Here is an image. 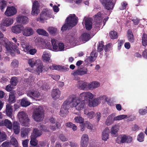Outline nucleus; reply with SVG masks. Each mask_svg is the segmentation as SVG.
Wrapping results in <instances>:
<instances>
[{
	"instance_id": "19",
	"label": "nucleus",
	"mask_w": 147,
	"mask_h": 147,
	"mask_svg": "<svg viewBox=\"0 0 147 147\" xmlns=\"http://www.w3.org/2000/svg\"><path fill=\"white\" fill-rule=\"evenodd\" d=\"M22 25H18L13 26L11 29L12 31L16 34H19L20 33L21 31L23 28Z\"/></svg>"
},
{
	"instance_id": "22",
	"label": "nucleus",
	"mask_w": 147,
	"mask_h": 147,
	"mask_svg": "<svg viewBox=\"0 0 147 147\" xmlns=\"http://www.w3.org/2000/svg\"><path fill=\"white\" fill-rule=\"evenodd\" d=\"M6 112L7 115L12 118L13 112L12 107L10 104H7L6 106Z\"/></svg>"
},
{
	"instance_id": "54",
	"label": "nucleus",
	"mask_w": 147,
	"mask_h": 147,
	"mask_svg": "<svg viewBox=\"0 0 147 147\" xmlns=\"http://www.w3.org/2000/svg\"><path fill=\"white\" fill-rule=\"evenodd\" d=\"M58 47V49L57 50V51H61L64 50V45L63 43H59Z\"/></svg>"
},
{
	"instance_id": "1",
	"label": "nucleus",
	"mask_w": 147,
	"mask_h": 147,
	"mask_svg": "<svg viewBox=\"0 0 147 147\" xmlns=\"http://www.w3.org/2000/svg\"><path fill=\"white\" fill-rule=\"evenodd\" d=\"M70 103H71V107H75L76 109L80 111L83 109L85 105L84 100L76 97V95H72L68 97Z\"/></svg>"
},
{
	"instance_id": "9",
	"label": "nucleus",
	"mask_w": 147,
	"mask_h": 147,
	"mask_svg": "<svg viewBox=\"0 0 147 147\" xmlns=\"http://www.w3.org/2000/svg\"><path fill=\"white\" fill-rule=\"evenodd\" d=\"M51 12L50 11L47 9H43L39 18L40 21H43L47 20L48 18L51 17Z\"/></svg>"
},
{
	"instance_id": "50",
	"label": "nucleus",
	"mask_w": 147,
	"mask_h": 147,
	"mask_svg": "<svg viewBox=\"0 0 147 147\" xmlns=\"http://www.w3.org/2000/svg\"><path fill=\"white\" fill-rule=\"evenodd\" d=\"M144 134L142 133H140L138 136L137 140L140 142L144 141Z\"/></svg>"
},
{
	"instance_id": "21",
	"label": "nucleus",
	"mask_w": 147,
	"mask_h": 147,
	"mask_svg": "<svg viewBox=\"0 0 147 147\" xmlns=\"http://www.w3.org/2000/svg\"><path fill=\"white\" fill-rule=\"evenodd\" d=\"M119 127L118 125H115L113 126L111 128L110 133L113 137H115L117 136Z\"/></svg>"
},
{
	"instance_id": "44",
	"label": "nucleus",
	"mask_w": 147,
	"mask_h": 147,
	"mask_svg": "<svg viewBox=\"0 0 147 147\" xmlns=\"http://www.w3.org/2000/svg\"><path fill=\"white\" fill-rule=\"evenodd\" d=\"M19 65V62L18 60L14 59L11 64V66L13 68H17Z\"/></svg>"
},
{
	"instance_id": "27",
	"label": "nucleus",
	"mask_w": 147,
	"mask_h": 147,
	"mask_svg": "<svg viewBox=\"0 0 147 147\" xmlns=\"http://www.w3.org/2000/svg\"><path fill=\"white\" fill-rule=\"evenodd\" d=\"M85 24L86 29L88 30H90L92 28V23L91 20L89 19H86L85 21Z\"/></svg>"
},
{
	"instance_id": "31",
	"label": "nucleus",
	"mask_w": 147,
	"mask_h": 147,
	"mask_svg": "<svg viewBox=\"0 0 147 147\" xmlns=\"http://www.w3.org/2000/svg\"><path fill=\"white\" fill-rule=\"evenodd\" d=\"M81 37L82 40L85 42L88 41L91 38L90 34L87 33H84L82 34Z\"/></svg>"
},
{
	"instance_id": "46",
	"label": "nucleus",
	"mask_w": 147,
	"mask_h": 147,
	"mask_svg": "<svg viewBox=\"0 0 147 147\" xmlns=\"http://www.w3.org/2000/svg\"><path fill=\"white\" fill-rule=\"evenodd\" d=\"M12 48L11 49V51H8L7 49V51H8L9 52L12 53V51H13V50L16 53H18V54H20V50L19 49V48L15 46L14 45V44L13 43V45H12V46L11 47Z\"/></svg>"
},
{
	"instance_id": "57",
	"label": "nucleus",
	"mask_w": 147,
	"mask_h": 147,
	"mask_svg": "<svg viewBox=\"0 0 147 147\" xmlns=\"http://www.w3.org/2000/svg\"><path fill=\"white\" fill-rule=\"evenodd\" d=\"M59 138L60 140L63 142H65L67 141L68 140V138H66L65 136L63 134H60Z\"/></svg>"
},
{
	"instance_id": "30",
	"label": "nucleus",
	"mask_w": 147,
	"mask_h": 147,
	"mask_svg": "<svg viewBox=\"0 0 147 147\" xmlns=\"http://www.w3.org/2000/svg\"><path fill=\"white\" fill-rule=\"evenodd\" d=\"M13 22V20L12 18H8L4 20L3 25L6 26H9L12 24Z\"/></svg>"
},
{
	"instance_id": "40",
	"label": "nucleus",
	"mask_w": 147,
	"mask_h": 147,
	"mask_svg": "<svg viewBox=\"0 0 147 147\" xmlns=\"http://www.w3.org/2000/svg\"><path fill=\"white\" fill-rule=\"evenodd\" d=\"M110 38L112 39L117 38L118 37L117 32L115 31H111L109 33Z\"/></svg>"
},
{
	"instance_id": "34",
	"label": "nucleus",
	"mask_w": 147,
	"mask_h": 147,
	"mask_svg": "<svg viewBox=\"0 0 147 147\" xmlns=\"http://www.w3.org/2000/svg\"><path fill=\"white\" fill-rule=\"evenodd\" d=\"M18 82V78L16 77H12L10 81L11 84L13 86H16Z\"/></svg>"
},
{
	"instance_id": "18",
	"label": "nucleus",
	"mask_w": 147,
	"mask_h": 147,
	"mask_svg": "<svg viewBox=\"0 0 147 147\" xmlns=\"http://www.w3.org/2000/svg\"><path fill=\"white\" fill-rule=\"evenodd\" d=\"M109 129L108 127H106L102 133V138L103 140L106 141L109 138Z\"/></svg>"
},
{
	"instance_id": "45",
	"label": "nucleus",
	"mask_w": 147,
	"mask_h": 147,
	"mask_svg": "<svg viewBox=\"0 0 147 147\" xmlns=\"http://www.w3.org/2000/svg\"><path fill=\"white\" fill-rule=\"evenodd\" d=\"M10 143L11 144L14 146V147H17L18 146V141L15 138L13 137L11 138Z\"/></svg>"
},
{
	"instance_id": "4",
	"label": "nucleus",
	"mask_w": 147,
	"mask_h": 147,
	"mask_svg": "<svg viewBox=\"0 0 147 147\" xmlns=\"http://www.w3.org/2000/svg\"><path fill=\"white\" fill-rule=\"evenodd\" d=\"M18 115L19 121L22 123V126H29L30 119L25 112L22 111L19 112Z\"/></svg>"
},
{
	"instance_id": "12",
	"label": "nucleus",
	"mask_w": 147,
	"mask_h": 147,
	"mask_svg": "<svg viewBox=\"0 0 147 147\" xmlns=\"http://www.w3.org/2000/svg\"><path fill=\"white\" fill-rule=\"evenodd\" d=\"M27 95L32 98H37L40 96L39 92L37 91L29 90L27 91Z\"/></svg>"
},
{
	"instance_id": "41",
	"label": "nucleus",
	"mask_w": 147,
	"mask_h": 147,
	"mask_svg": "<svg viewBox=\"0 0 147 147\" xmlns=\"http://www.w3.org/2000/svg\"><path fill=\"white\" fill-rule=\"evenodd\" d=\"M36 32L40 35L47 36L48 33L45 30L41 29H38L36 30Z\"/></svg>"
},
{
	"instance_id": "7",
	"label": "nucleus",
	"mask_w": 147,
	"mask_h": 147,
	"mask_svg": "<svg viewBox=\"0 0 147 147\" xmlns=\"http://www.w3.org/2000/svg\"><path fill=\"white\" fill-rule=\"evenodd\" d=\"M132 140L131 137L125 135H123L119 136L116 139V143L121 144L125 143H129Z\"/></svg>"
},
{
	"instance_id": "58",
	"label": "nucleus",
	"mask_w": 147,
	"mask_h": 147,
	"mask_svg": "<svg viewBox=\"0 0 147 147\" xmlns=\"http://www.w3.org/2000/svg\"><path fill=\"white\" fill-rule=\"evenodd\" d=\"M87 115L88 118L90 119H92L95 116V113L93 111H90L87 114Z\"/></svg>"
},
{
	"instance_id": "16",
	"label": "nucleus",
	"mask_w": 147,
	"mask_h": 147,
	"mask_svg": "<svg viewBox=\"0 0 147 147\" xmlns=\"http://www.w3.org/2000/svg\"><path fill=\"white\" fill-rule=\"evenodd\" d=\"M87 86L88 83L87 82L82 80L78 81L77 87L79 89L83 90H87Z\"/></svg>"
},
{
	"instance_id": "25",
	"label": "nucleus",
	"mask_w": 147,
	"mask_h": 147,
	"mask_svg": "<svg viewBox=\"0 0 147 147\" xmlns=\"http://www.w3.org/2000/svg\"><path fill=\"white\" fill-rule=\"evenodd\" d=\"M127 36L128 40L131 42H134V37L131 30L129 29L127 32Z\"/></svg>"
},
{
	"instance_id": "8",
	"label": "nucleus",
	"mask_w": 147,
	"mask_h": 147,
	"mask_svg": "<svg viewBox=\"0 0 147 147\" xmlns=\"http://www.w3.org/2000/svg\"><path fill=\"white\" fill-rule=\"evenodd\" d=\"M105 8L108 10H112L114 4L111 0H100Z\"/></svg>"
},
{
	"instance_id": "13",
	"label": "nucleus",
	"mask_w": 147,
	"mask_h": 147,
	"mask_svg": "<svg viewBox=\"0 0 147 147\" xmlns=\"http://www.w3.org/2000/svg\"><path fill=\"white\" fill-rule=\"evenodd\" d=\"M33 33V29L30 27H26L22 30V34L25 36H30L32 35Z\"/></svg>"
},
{
	"instance_id": "39",
	"label": "nucleus",
	"mask_w": 147,
	"mask_h": 147,
	"mask_svg": "<svg viewBox=\"0 0 147 147\" xmlns=\"http://www.w3.org/2000/svg\"><path fill=\"white\" fill-rule=\"evenodd\" d=\"M102 19V13L100 11L95 15V20L97 22L99 23Z\"/></svg>"
},
{
	"instance_id": "43",
	"label": "nucleus",
	"mask_w": 147,
	"mask_h": 147,
	"mask_svg": "<svg viewBox=\"0 0 147 147\" xmlns=\"http://www.w3.org/2000/svg\"><path fill=\"white\" fill-rule=\"evenodd\" d=\"M127 117L126 115H118L114 117L113 120L115 121L121 120L126 118Z\"/></svg>"
},
{
	"instance_id": "5",
	"label": "nucleus",
	"mask_w": 147,
	"mask_h": 147,
	"mask_svg": "<svg viewBox=\"0 0 147 147\" xmlns=\"http://www.w3.org/2000/svg\"><path fill=\"white\" fill-rule=\"evenodd\" d=\"M4 35L0 31V43L5 47L6 49L9 51H11L12 45L13 43L9 42L8 40L6 38L3 37Z\"/></svg>"
},
{
	"instance_id": "53",
	"label": "nucleus",
	"mask_w": 147,
	"mask_h": 147,
	"mask_svg": "<svg viewBox=\"0 0 147 147\" xmlns=\"http://www.w3.org/2000/svg\"><path fill=\"white\" fill-rule=\"evenodd\" d=\"M42 57L44 60L49 62L50 57L48 53H44L42 55Z\"/></svg>"
},
{
	"instance_id": "49",
	"label": "nucleus",
	"mask_w": 147,
	"mask_h": 147,
	"mask_svg": "<svg viewBox=\"0 0 147 147\" xmlns=\"http://www.w3.org/2000/svg\"><path fill=\"white\" fill-rule=\"evenodd\" d=\"M7 136L5 132H3L0 133V143L3 141L5 140L6 139Z\"/></svg>"
},
{
	"instance_id": "20",
	"label": "nucleus",
	"mask_w": 147,
	"mask_h": 147,
	"mask_svg": "<svg viewBox=\"0 0 147 147\" xmlns=\"http://www.w3.org/2000/svg\"><path fill=\"white\" fill-rule=\"evenodd\" d=\"M16 92L14 90H13L9 93L8 101L9 103H13L16 102L15 94Z\"/></svg>"
},
{
	"instance_id": "55",
	"label": "nucleus",
	"mask_w": 147,
	"mask_h": 147,
	"mask_svg": "<svg viewBox=\"0 0 147 147\" xmlns=\"http://www.w3.org/2000/svg\"><path fill=\"white\" fill-rule=\"evenodd\" d=\"M118 42V49L119 50L121 48V46L123 45L125 42V40H119Z\"/></svg>"
},
{
	"instance_id": "33",
	"label": "nucleus",
	"mask_w": 147,
	"mask_h": 147,
	"mask_svg": "<svg viewBox=\"0 0 147 147\" xmlns=\"http://www.w3.org/2000/svg\"><path fill=\"white\" fill-rule=\"evenodd\" d=\"M98 98H95L93 100H89L88 105L90 107H93L96 106L98 105Z\"/></svg>"
},
{
	"instance_id": "24",
	"label": "nucleus",
	"mask_w": 147,
	"mask_h": 147,
	"mask_svg": "<svg viewBox=\"0 0 147 147\" xmlns=\"http://www.w3.org/2000/svg\"><path fill=\"white\" fill-rule=\"evenodd\" d=\"M17 20L18 23L25 24L28 22V18L25 16H18L17 17Z\"/></svg>"
},
{
	"instance_id": "23",
	"label": "nucleus",
	"mask_w": 147,
	"mask_h": 147,
	"mask_svg": "<svg viewBox=\"0 0 147 147\" xmlns=\"http://www.w3.org/2000/svg\"><path fill=\"white\" fill-rule=\"evenodd\" d=\"M12 126L14 133L16 134H18L20 131V127L19 123L17 121L13 122Z\"/></svg>"
},
{
	"instance_id": "62",
	"label": "nucleus",
	"mask_w": 147,
	"mask_h": 147,
	"mask_svg": "<svg viewBox=\"0 0 147 147\" xmlns=\"http://www.w3.org/2000/svg\"><path fill=\"white\" fill-rule=\"evenodd\" d=\"M40 129L41 131H44V132L49 131V130L48 129L47 127L44 125H41L40 126Z\"/></svg>"
},
{
	"instance_id": "2",
	"label": "nucleus",
	"mask_w": 147,
	"mask_h": 147,
	"mask_svg": "<svg viewBox=\"0 0 147 147\" xmlns=\"http://www.w3.org/2000/svg\"><path fill=\"white\" fill-rule=\"evenodd\" d=\"M78 20V17L75 14H70L66 19L65 24L61 28V30L63 32L67 29L72 28L77 24Z\"/></svg>"
},
{
	"instance_id": "59",
	"label": "nucleus",
	"mask_w": 147,
	"mask_h": 147,
	"mask_svg": "<svg viewBox=\"0 0 147 147\" xmlns=\"http://www.w3.org/2000/svg\"><path fill=\"white\" fill-rule=\"evenodd\" d=\"M87 127L88 129H92V125L91 124L88 122H86L84 123V125H83V127Z\"/></svg>"
},
{
	"instance_id": "17",
	"label": "nucleus",
	"mask_w": 147,
	"mask_h": 147,
	"mask_svg": "<svg viewBox=\"0 0 147 147\" xmlns=\"http://www.w3.org/2000/svg\"><path fill=\"white\" fill-rule=\"evenodd\" d=\"M61 94V92L58 88L54 89L52 90L51 96L55 100L59 98Z\"/></svg>"
},
{
	"instance_id": "29",
	"label": "nucleus",
	"mask_w": 147,
	"mask_h": 147,
	"mask_svg": "<svg viewBox=\"0 0 147 147\" xmlns=\"http://www.w3.org/2000/svg\"><path fill=\"white\" fill-rule=\"evenodd\" d=\"M30 131V129L28 128H22L21 131V135L22 137L25 138L28 136Z\"/></svg>"
},
{
	"instance_id": "10",
	"label": "nucleus",
	"mask_w": 147,
	"mask_h": 147,
	"mask_svg": "<svg viewBox=\"0 0 147 147\" xmlns=\"http://www.w3.org/2000/svg\"><path fill=\"white\" fill-rule=\"evenodd\" d=\"M94 97L93 95L90 92H84L81 93L79 96V98L82 99H83L85 100H88L90 99H92Z\"/></svg>"
},
{
	"instance_id": "52",
	"label": "nucleus",
	"mask_w": 147,
	"mask_h": 147,
	"mask_svg": "<svg viewBox=\"0 0 147 147\" xmlns=\"http://www.w3.org/2000/svg\"><path fill=\"white\" fill-rule=\"evenodd\" d=\"M104 42L102 41L99 42V45H98L97 50L99 52H101L103 50V47L104 46Z\"/></svg>"
},
{
	"instance_id": "26",
	"label": "nucleus",
	"mask_w": 147,
	"mask_h": 147,
	"mask_svg": "<svg viewBox=\"0 0 147 147\" xmlns=\"http://www.w3.org/2000/svg\"><path fill=\"white\" fill-rule=\"evenodd\" d=\"M42 134V133L41 131L36 128H35L33 130V132L32 133L31 137H33L34 139H36L37 137L40 136Z\"/></svg>"
},
{
	"instance_id": "14",
	"label": "nucleus",
	"mask_w": 147,
	"mask_h": 147,
	"mask_svg": "<svg viewBox=\"0 0 147 147\" xmlns=\"http://www.w3.org/2000/svg\"><path fill=\"white\" fill-rule=\"evenodd\" d=\"M17 10L13 6H11L7 8L5 12V14L8 16H10L15 14Z\"/></svg>"
},
{
	"instance_id": "61",
	"label": "nucleus",
	"mask_w": 147,
	"mask_h": 147,
	"mask_svg": "<svg viewBox=\"0 0 147 147\" xmlns=\"http://www.w3.org/2000/svg\"><path fill=\"white\" fill-rule=\"evenodd\" d=\"M10 143L9 142L6 141L3 142L1 144L3 147H10Z\"/></svg>"
},
{
	"instance_id": "47",
	"label": "nucleus",
	"mask_w": 147,
	"mask_h": 147,
	"mask_svg": "<svg viewBox=\"0 0 147 147\" xmlns=\"http://www.w3.org/2000/svg\"><path fill=\"white\" fill-rule=\"evenodd\" d=\"M6 6L7 2L6 1L4 0H2L0 1V8L2 11H3Z\"/></svg>"
},
{
	"instance_id": "56",
	"label": "nucleus",
	"mask_w": 147,
	"mask_h": 147,
	"mask_svg": "<svg viewBox=\"0 0 147 147\" xmlns=\"http://www.w3.org/2000/svg\"><path fill=\"white\" fill-rule=\"evenodd\" d=\"M88 135L86 134H84L81 138V141H84L86 142H88Z\"/></svg>"
},
{
	"instance_id": "35",
	"label": "nucleus",
	"mask_w": 147,
	"mask_h": 147,
	"mask_svg": "<svg viewBox=\"0 0 147 147\" xmlns=\"http://www.w3.org/2000/svg\"><path fill=\"white\" fill-rule=\"evenodd\" d=\"M20 104L22 107H26L29 105L30 103L28 100L27 98H24L22 99Z\"/></svg>"
},
{
	"instance_id": "6",
	"label": "nucleus",
	"mask_w": 147,
	"mask_h": 147,
	"mask_svg": "<svg viewBox=\"0 0 147 147\" xmlns=\"http://www.w3.org/2000/svg\"><path fill=\"white\" fill-rule=\"evenodd\" d=\"M70 103L68 98L65 100L62 105L59 114L62 117L66 116L68 113V110L70 108Z\"/></svg>"
},
{
	"instance_id": "42",
	"label": "nucleus",
	"mask_w": 147,
	"mask_h": 147,
	"mask_svg": "<svg viewBox=\"0 0 147 147\" xmlns=\"http://www.w3.org/2000/svg\"><path fill=\"white\" fill-rule=\"evenodd\" d=\"M48 30L50 34L53 35L55 34L57 31L56 28L53 27H49L48 29Z\"/></svg>"
},
{
	"instance_id": "63",
	"label": "nucleus",
	"mask_w": 147,
	"mask_h": 147,
	"mask_svg": "<svg viewBox=\"0 0 147 147\" xmlns=\"http://www.w3.org/2000/svg\"><path fill=\"white\" fill-rule=\"evenodd\" d=\"M139 113L140 114L143 115L147 113V109H140L139 110Z\"/></svg>"
},
{
	"instance_id": "11",
	"label": "nucleus",
	"mask_w": 147,
	"mask_h": 147,
	"mask_svg": "<svg viewBox=\"0 0 147 147\" xmlns=\"http://www.w3.org/2000/svg\"><path fill=\"white\" fill-rule=\"evenodd\" d=\"M40 5L38 2L35 1L33 3L31 14L33 15H37L39 13L40 10L39 9Z\"/></svg>"
},
{
	"instance_id": "32",
	"label": "nucleus",
	"mask_w": 147,
	"mask_h": 147,
	"mask_svg": "<svg viewBox=\"0 0 147 147\" xmlns=\"http://www.w3.org/2000/svg\"><path fill=\"white\" fill-rule=\"evenodd\" d=\"M4 126H5L9 129H11L12 128V123L8 119H5L4 122Z\"/></svg>"
},
{
	"instance_id": "36",
	"label": "nucleus",
	"mask_w": 147,
	"mask_h": 147,
	"mask_svg": "<svg viewBox=\"0 0 147 147\" xmlns=\"http://www.w3.org/2000/svg\"><path fill=\"white\" fill-rule=\"evenodd\" d=\"M51 42L53 46V49L55 50H57L59 44L58 41L55 39H53L51 40Z\"/></svg>"
},
{
	"instance_id": "38",
	"label": "nucleus",
	"mask_w": 147,
	"mask_h": 147,
	"mask_svg": "<svg viewBox=\"0 0 147 147\" xmlns=\"http://www.w3.org/2000/svg\"><path fill=\"white\" fill-rule=\"evenodd\" d=\"M44 67L43 64L42 63H41L38 64L36 69V71L37 73H39L38 74H39L40 73L43 72L44 71L43 68Z\"/></svg>"
},
{
	"instance_id": "37",
	"label": "nucleus",
	"mask_w": 147,
	"mask_h": 147,
	"mask_svg": "<svg viewBox=\"0 0 147 147\" xmlns=\"http://www.w3.org/2000/svg\"><path fill=\"white\" fill-rule=\"evenodd\" d=\"M114 120L113 119L112 115H110L107 117L105 122L106 125L107 126H109L112 124Z\"/></svg>"
},
{
	"instance_id": "51",
	"label": "nucleus",
	"mask_w": 147,
	"mask_h": 147,
	"mask_svg": "<svg viewBox=\"0 0 147 147\" xmlns=\"http://www.w3.org/2000/svg\"><path fill=\"white\" fill-rule=\"evenodd\" d=\"M76 122L77 123H82L84 122V119L80 117H76L74 118Z\"/></svg>"
},
{
	"instance_id": "28",
	"label": "nucleus",
	"mask_w": 147,
	"mask_h": 147,
	"mask_svg": "<svg viewBox=\"0 0 147 147\" xmlns=\"http://www.w3.org/2000/svg\"><path fill=\"white\" fill-rule=\"evenodd\" d=\"M97 56V55L96 54V51H92L91 53L90 56L88 58L89 62L90 63H92L94 61Z\"/></svg>"
},
{
	"instance_id": "64",
	"label": "nucleus",
	"mask_w": 147,
	"mask_h": 147,
	"mask_svg": "<svg viewBox=\"0 0 147 147\" xmlns=\"http://www.w3.org/2000/svg\"><path fill=\"white\" fill-rule=\"evenodd\" d=\"M29 140L26 139L22 141V144L24 147H28Z\"/></svg>"
},
{
	"instance_id": "48",
	"label": "nucleus",
	"mask_w": 147,
	"mask_h": 147,
	"mask_svg": "<svg viewBox=\"0 0 147 147\" xmlns=\"http://www.w3.org/2000/svg\"><path fill=\"white\" fill-rule=\"evenodd\" d=\"M31 140L30 141V143L32 146H36L38 143V141L36 139H34L33 137H31Z\"/></svg>"
},
{
	"instance_id": "60",
	"label": "nucleus",
	"mask_w": 147,
	"mask_h": 147,
	"mask_svg": "<svg viewBox=\"0 0 147 147\" xmlns=\"http://www.w3.org/2000/svg\"><path fill=\"white\" fill-rule=\"evenodd\" d=\"M28 63L31 67H34L35 65V62L32 59H29L28 61Z\"/></svg>"
},
{
	"instance_id": "15",
	"label": "nucleus",
	"mask_w": 147,
	"mask_h": 147,
	"mask_svg": "<svg viewBox=\"0 0 147 147\" xmlns=\"http://www.w3.org/2000/svg\"><path fill=\"white\" fill-rule=\"evenodd\" d=\"M88 70L87 68H84L83 70H77L73 71L71 74L74 76L77 75L82 76L87 74Z\"/></svg>"
},
{
	"instance_id": "3",
	"label": "nucleus",
	"mask_w": 147,
	"mask_h": 147,
	"mask_svg": "<svg viewBox=\"0 0 147 147\" xmlns=\"http://www.w3.org/2000/svg\"><path fill=\"white\" fill-rule=\"evenodd\" d=\"M44 114L43 108L42 107H39L34 110L32 117L36 121H40L43 119Z\"/></svg>"
}]
</instances>
